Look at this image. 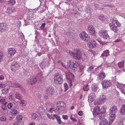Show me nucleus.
I'll return each instance as SVG.
<instances>
[{
    "label": "nucleus",
    "mask_w": 125,
    "mask_h": 125,
    "mask_svg": "<svg viewBox=\"0 0 125 125\" xmlns=\"http://www.w3.org/2000/svg\"><path fill=\"white\" fill-rule=\"evenodd\" d=\"M101 110L102 111L100 110L99 107L97 106L94 108L93 112V115L94 116L98 115L100 119H103L100 122L99 125H110L115 118V114L118 111L116 107L113 105L110 108L109 118L108 120L104 118V115L106 114L104 107L102 108Z\"/></svg>",
    "instance_id": "nucleus-1"
},
{
    "label": "nucleus",
    "mask_w": 125,
    "mask_h": 125,
    "mask_svg": "<svg viewBox=\"0 0 125 125\" xmlns=\"http://www.w3.org/2000/svg\"><path fill=\"white\" fill-rule=\"evenodd\" d=\"M111 22L109 24V26L111 30L115 32H117L118 29L117 27L121 26V24L118 20L115 19H111Z\"/></svg>",
    "instance_id": "nucleus-2"
},
{
    "label": "nucleus",
    "mask_w": 125,
    "mask_h": 125,
    "mask_svg": "<svg viewBox=\"0 0 125 125\" xmlns=\"http://www.w3.org/2000/svg\"><path fill=\"white\" fill-rule=\"evenodd\" d=\"M57 106L55 110V112L59 114L62 111H64L65 109L66 104L63 102L58 101L57 102Z\"/></svg>",
    "instance_id": "nucleus-3"
},
{
    "label": "nucleus",
    "mask_w": 125,
    "mask_h": 125,
    "mask_svg": "<svg viewBox=\"0 0 125 125\" xmlns=\"http://www.w3.org/2000/svg\"><path fill=\"white\" fill-rule=\"evenodd\" d=\"M75 52H76V54L72 52H70V54L74 58L78 59L84 58V57H85L84 54L82 53L80 50L77 49Z\"/></svg>",
    "instance_id": "nucleus-4"
},
{
    "label": "nucleus",
    "mask_w": 125,
    "mask_h": 125,
    "mask_svg": "<svg viewBox=\"0 0 125 125\" xmlns=\"http://www.w3.org/2000/svg\"><path fill=\"white\" fill-rule=\"evenodd\" d=\"M116 77V76H115L114 79L112 80V82L116 86L117 88L120 90L122 93L125 95V84L120 83L116 81L115 78Z\"/></svg>",
    "instance_id": "nucleus-5"
},
{
    "label": "nucleus",
    "mask_w": 125,
    "mask_h": 125,
    "mask_svg": "<svg viewBox=\"0 0 125 125\" xmlns=\"http://www.w3.org/2000/svg\"><path fill=\"white\" fill-rule=\"evenodd\" d=\"M68 66L67 67L63 63H61V64L63 67L66 69L69 68L73 69L74 71L76 70V68L77 67V65L73 62L70 61H69L67 62Z\"/></svg>",
    "instance_id": "nucleus-6"
},
{
    "label": "nucleus",
    "mask_w": 125,
    "mask_h": 125,
    "mask_svg": "<svg viewBox=\"0 0 125 125\" xmlns=\"http://www.w3.org/2000/svg\"><path fill=\"white\" fill-rule=\"evenodd\" d=\"M99 100L97 101H95L94 102V105H100L101 104V103H104L107 100V98L104 94H102L101 95L100 97V98L98 100Z\"/></svg>",
    "instance_id": "nucleus-7"
},
{
    "label": "nucleus",
    "mask_w": 125,
    "mask_h": 125,
    "mask_svg": "<svg viewBox=\"0 0 125 125\" xmlns=\"http://www.w3.org/2000/svg\"><path fill=\"white\" fill-rule=\"evenodd\" d=\"M54 83L56 84H60L63 82L62 78L60 74H56L54 76Z\"/></svg>",
    "instance_id": "nucleus-8"
},
{
    "label": "nucleus",
    "mask_w": 125,
    "mask_h": 125,
    "mask_svg": "<svg viewBox=\"0 0 125 125\" xmlns=\"http://www.w3.org/2000/svg\"><path fill=\"white\" fill-rule=\"evenodd\" d=\"M80 38L83 40L87 41L90 39V37L85 31H83L80 34Z\"/></svg>",
    "instance_id": "nucleus-9"
},
{
    "label": "nucleus",
    "mask_w": 125,
    "mask_h": 125,
    "mask_svg": "<svg viewBox=\"0 0 125 125\" xmlns=\"http://www.w3.org/2000/svg\"><path fill=\"white\" fill-rule=\"evenodd\" d=\"M112 84L111 81L110 80H104L102 83L103 88L104 89L106 87H108L110 86Z\"/></svg>",
    "instance_id": "nucleus-10"
},
{
    "label": "nucleus",
    "mask_w": 125,
    "mask_h": 125,
    "mask_svg": "<svg viewBox=\"0 0 125 125\" xmlns=\"http://www.w3.org/2000/svg\"><path fill=\"white\" fill-rule=\"evenodd\" d=\"M99 35L104 39H107L109 38L107 32L105 30H101L99 32Z\"/></svg>",
    "instance_id": "nucleus-11"
},
{
    "label": "nucleus",
    "mask_w": 125,
    "mask_h": 125,
    "mask_svg": "<svg viewBox=\"0 0 125 125\" xmlns=\"http://www.w3.org/2000/svg\"><path fill=\"white\" fill-rule=\"evenodd\" d=\"M54 89L52 87H48L46 90V94L50 97L54 93Z\"/></svg>",
    "instance_id": "nucleus-12"
},
{
    "label": "nucleus",
    "mask_w": 125,
    "mask_h": 125,
    "mask_svg": "<svg viewBox=\"0 0 125 125\" xmlns=\"http://www.w3.org/2000/svg\"><path fill=\"white\" fill-rule=\"evenodd\" d=\"M97 44L95 41L94 40L89 41L87 43L88 47L91 49L95 47Z\"/></svg>",
    "instance_id": "nucleus-13"
},
{
    "label": "nucleus",
    "mask_w": 125,
    "mask_h": 125,
    "mask_svg": "<svg viewBox=\"0 0 125 125\" xmlns=\"http://www.w3.org/2000/svg\"><path fill=\"white\" fill-rule=\"evenodd\" d=\"M19 64L16 62H13L11 64V70L13 72H15L17 70V68L19 67Z\"/></svg>",
    "instance_id": "nucleus-14"
},
{
    "label": "nucleus",
    "mask_w": 125,
    "mask_h": 125,
    "mask_svg": "<svg viewBox=\"0 0 125 125\" xmlns=\"http://www.w3.org/2000/svg\"><path fill=\"white\" fill-rule=\"evenodd\" d=\"M8 56L9 57L11 58L13 56L16 52V51L13 48H10L8 50Z\"/></svg>",
    "instance_id": "nucleus-15"
},
{
    "label": "nucleus",
    "mask_w": 125,
    "mask_h": 125,
    "mask_svg": "<svg viewBox=\"0 0 125 125\" xmlns=\"http://www.w3.org/2000/svg\"><path fill=\"white\" fill-rule=\"evenodd\" d=\"M95 97V94L94 93L90 94L88 97V100L89 103H91L93 101Z\"/></svg>",
    "instance_id": "nucleus-16"
},
{
    "label": "nucleus",
    "mask_w": 125,
    "mask_h": 125,
    "mask_svg": "<svg viewBox=\"0 0 125 125\" xmlns=\"http://www.w3.org/2000/svg\"><path fill=\"white\" fill-rule=\"evenodd\" d=\"M88 30L89 31V32L92 35H95V30L93 27L92 25H90L88 27Z\"/></svg>",
    "instance_id": "nucleus-17"
},
{
    "label": "nucleus",
    "mask_w": 125,
    "mask_h": 125,
    "mask_svg": "<svg viewBox=\"0 0 125 125\" xmlns=\"http://www.w3.org/2000/svg\"><path fill=\"white\" fill-rule=\"evenodd\" d=\"M109 51L108 50H106L104 51L102 55L101 56V57H103L104 59V60L106 57L109 55Z\"/></svg>",
    "instance_id": "nucleus-18"
},
{
    "label": "nucleus",
    "mask_w": 125,
    "mask_h": 125,
    "mask_svg": "<svg viewBox=\"0 0 125 125\" xmlns=\"http://www.w3.org/2000/svg\"><path fill=\"white\" fill-rule=\"evenodd\" d=\"M105 77V73L104 72H102L100 73L98 76V80L100 81L103 80Z\"/></svg>",
    "instance_id": "nucleus-19"
},
{
    "label": "nucleus",
    "mask_w": 125,
    "mask_h": 125,
    "mask_svg": "<svg viewBox=\"0 0 125 125\" xmlns=\"http://www.w3.org/2000/svg\"><path fill=\"white\" fill-rule=\"evenodd\" d=\"M16 11V10L14 8L9 7L7 8L6 12L9 14H11L12 12H13Z\"/></svg>",
    "instance_id": "nucleus-20"
},
{
    "label": "nucleus",
    "mask_w": 125,
    "mask_h": 125,
    "mask_svg": "<svg viewBox=\"0 0 125 125\" xmlns=\"http://www.w3.org/2000/svg\"><path fill=\"white\" fill-rule=\"evenodd\" d=\"M92 90L94 92H98L99 90V89L97 86L94 83L92 84Z\"/></svg>",
    "instance_id": "nucleus-21"
},
{
    "label": "nucleus",
    "mask_w": 125,
    "mask_h": 125,
    "mask_svg": "<svg viewBox=\"0 0 125 125\" xmlns=\"http://www.w3.org/2000/svg\"><path fill=\"white\" fill-rule=\"evenodd\" d=\"M66 75L67 78V81L68 82L70 87H71L72 86L73 84L72 80L71 79H70L68 78V74H67L66 73Z\"/></svg>",
    "instance_id": "nucleus-22"
},
{
    "label": "nucleus",
    "mask_w": 125,
    "mask_h": 125,
    "mask_svg": "<svg viewBox=\"0 0 125 125\" xmlns=\"http://www.w3.org/2000/svg\"><path fill=\"white\" fill-rule=\"evenodd\" d=\"M0 25L3 31H4V30H6L7 28V24L6 23H0Z\"/></svg>",
    "instance_id": "nucleus-23"
},
{
    "label": "nucleus",
    "mask_w": 125,
    "mask_h": 125,
    "mask_svg": "<svg viewBox=\"0 0 125 125\" xmlns=\"http://www.w3.org/2000/svg\"><path fill=\"white\" fill-rule=\"evenodd\" d=\"M121 114L123 115H125V104L122 107L120 112Z\"/></svg>",
    "instance_id": "nucleus-24"
},
{
    "label": "nucleus",
    "mask_w": 125,
    "mask_h": 125,
    "mask_svg": "<svg viewBox=\"0 0 125 125\" xmlns=\"http://www.w3.org/2000/svg\"><path fill=\"white\" fill-rule=\"evenodd\" d=\"M36 77L34 76L30 79V83L31 84L35 83L37 82V79Z\"/></svg>",
    "instance_id": "nucleus-25"
},
{
    "label": "nucleus",
    "mask_w": 125,
    "mask_h": 125,
    "mask_svg": "<svg viewBox=\"0 0 125 125\" xmlns=\"http://www.w3.org/2000/svg\"><path fill=\"white\" fill-rule=\"evenodd\" d=\"M0 102L1 104H2L6 105L7 103L5 101V99H0Z\"/></svg>",
    "instance_id": "nucleus-26"
},
{
    "label": "nucleus",
    "mask_w": 125,
    "mask_h": 125,
    "mask_svg": "<svg viewBox=\"0 0 125 125\" xmlns=\"http://www.w3.org/2000/svg\"><path fill=\"white\" fill-rule=\"evenodd\" d=\"M15 97L17 99H21L22 98L21 95L18 93H16L15 94Z\"/></svg>",
    "instance_id": "nucleus-27"
},
{
    "label": "nucleus",
    "mask_w": 125,
    "mask_h": 125,
    "mask_svg": "<svg viewBox=\"0 0 125 125\" xmlns=\"http://www.w3.org/2000/svg\"><path fill=\"white\" fill-rule=\"evenodd\" d=\"M99 19L102 21H104L106 18L103 15H100L99 17Z\"/></svg>",
    "instance_id": "nucleus-28"
},
{
    "label": "nucleus",
    "mask_w": 125,
    "mask_h": 125,
    "mask_svg": "<svg viewBox=\"0 0 125 125\" xmlns=\"http://www.w3.org/2000/svg\"><path fill=\"white\" fill-rule=\"evenodd\" d=\"M31 116L32 119H36L38 116L37 115L36 113H33L31 114Z\"/></svg>",
    "instance_id": "nucleus-29"
},
{
    "label": "nucleus",
    "mask_w": 125,
    "mask_h": 125,
    "mask_svg": "<svg viewBox=\"0 0 125 125\" xmlns=\"http://www.w3.org/2000/svg\"><path fill=\"white\" fill-rule=\"evenodd\" d=\"M2 92L3 94H6L8 92V89L7 88L4 89L2 90Z\"/></svg>",
    "instance_id": "nucleus-30"
},
{
    "label": "nucleus",
    "mask_w": 125,
    "mask_h": 125,
    "mask_svg": "<svg viewBox=\"0 0 125 125\" xmlns=\"http://www.w3.org/2000/svg\"><path fill=\"white\" fill-rule=\"evenodd\" d=\"M20 104L22 106H25L26 104V102L25 100H22L21 101Z\"/></svg>",
    "instance_id": "nucleus-31"
},
{
    "label": "nucleus",
    "mask_w": 125,
    "mask_h": 125,
    "mask_svg": "<svg viewBox=\"0 0 125 125\" xmlns=\"http://www.w3.org/2000/svg\"><path fill=\"white\" fill-rule=\"evenodd\" d=\"M124 62H121L118 63V65L120 68H123L124 66Z\"/></svg>",
    "instance_id": "nucleus-32"
},
{
    "label": "nucleus",
    "mask_w": 125,
    "mask_h": 125,
    "mask_svg": "<svg viewBox=\"0 0 125 125\" xmlns=\"http://www.w3.org/2000/svg\"><path fill=\"white\" fill-rule=\"evenodd\" d=\"M89 87L88 85H85L83 86V90L84 91H87L89 89Z\"/></svg>",
    "instance_id": "nucleus-33"
},
{
    "label": "nucleus",
    "mask_w": 125,
    "mask_h": 125,
    "mask_svg": "<svg viewBox=\"0 0 125 125\" xmlns=\"http://www.w3.org/2000/svg\"><path fill=\"white\" fill-rule=\"evenodd\" d=\"M64 86L65 89L64 91L66 92L68 89L69 87L67 83H65L64 84Z\"/></svg>",
    "instance_id": "nucleus-34"
},
{
    "label": "nucleus",
    "mask_w": 125,
    "mask_h": 125,
    "mask_svg": "<svg viewBox=\"0 0 125 125\" xmlns=\"http://www.w3.org/2000/svg\"><path fill=\"white\" fill-rule=\"evenodd\" d=\"M16 119L17 121H20L22 120V117L21 115H19L17 116Z\"/></svg>",
    "instance_id": "nucleus-35"
},
{
    "label": "nucleus",
    "mask_w": 125,
    "mask_h": 125,
    "mask_svg": "<svg viewBox=\"0 0 125 125\" xmlns=\"http://www.w3.org/2000/svg\"><path fill=\"white\" fill-rule=\"evenodd\" d=\"M15 18V16H9L8 17V18L9 20H12V21H15V20H14V19Z\"/></svg>",
    "instance_id": "nucleus-36"
},
{
    "label": "nucleus",
    "mask_w": 125,
    "mask_h": 125,
    "mask_svg": "<svg viewBox=\"0 0 125 125\" xmlns=\"http://www.w3.org/2000/svg\"><path fill=\"white\" fill-rule=\"evenodd\" d=\"M13 87L18 88L21 86V85L18 83H14V85H12Z\"/></svg>",
    "instance_id": "nucleus-37"
},
{
    "label": "nucleus",
    "mask_w": 125,
    "mask_h": 125,
    "mask_svg": "<svg viewBox=\"0 0 125 125\" xmlns=\"http://www.w3.org/2000/svg\"><path fill=\"white\" fill-rule=\"evenodd\" d=\"M17 111L15 109H13L11 111V113L12 114L15 115L17 113Z\"/></svg>",
    "instance_id": "nucleus-38"
},
{
    "label": "nucleus",
    "mask_w": 125,
    "mask_h": 125,
    "mask_svg": "<svg viewBox=\"0 0 125 125\" xmlns=\"http://www.w3.org/2000/svg\"><path fill=\"white\" fill-rule=\"evenodd\" d=\"M16 2L15 0H10L9 1V3L11 5H13Z\"/></svg>",
    "instance_id": "nucleus-39"
},
{
    "label": "nucleus",
    "mask_w": 125,
    "mask_h": 125,
    "mask_svg": "<svg viewBox=\"0 0 125 125\" xmlns=\"http://www.w3.org/2000/svg\"><path fill=\"white\" fill-rule=\"evenodd\" d=\"M58 122V123L59 124H61V123L62 121L61 120L60 117L59 116H57V117L56 118Z\"/></svg>",
    "instance_id": "nucleus-40"
},
{
    "label": "nucleus",
    "mask_w": 125,
    "mask_h": 125,
    "mask_svg": "<svg viewBox=\"0 0 125 125\" xmlns=\"http://www.w3.org/2000/svg\"><path fill=\"white\" fill-rule=\"evenodd\" d=\"M13 104L11 103H9L7 105V107L9 109L11 108Z\"/></svg>",
    "instance_id": "nucleus-41"
},
{
    "label": "nucleus",
    "mask_w": 125,
    "mask_h": 125,
    "mask_svg": "<svg viewBox=\"0 0 125 125\" xmlns=\"http://www.w3.org/2000/svg\"><path fill=\"white\" fill-rule=\"evenodd\" d=\"M45 25V23H43L42 24L40 27V28L41 30H44Z\"/></svg>",
    "instance_id": "nucleus-42"
},
{
    "label": "nucleus",
    "mask_w": 125,
    "mask_h": 125,
    "mask_svg": "<svg viewBox=\"0 0 125 125\" xmlns=\"http://www.w3.org/2000/svg\"><path fill=\"white\" fill-rule=\"evenodd\" d=\"M6 118L5 116H2L1 117L0 119L2 121H5L6 120Z\"/></svg>",
    "instance_id": "nucleus-43"
},
{
    "label": "nucleus",
    "mask_w": 125,
    "mask_h": 125,
    "mask_svg": "<svg viewBox=\"0 0 125 125\" xmlns=\"http://www.w3.org/2000/svg\"><path fill=\"white\" fill-rule=\"evenodd\" d=\"M94 68L93 66H90L87 68V70L88 71H91L92 69H94Z\"/></svg>",
    "instance_id": "nucleus-44"
},
{
    "label": "nucleus",
    "mask_w": 125,
    "mask_h": 125,
    "mask_svg": "<svg viewBox=\"0 0 125 125\" xmlns=\"http://www.w3.org/2000/svg\"><path fill=\"white\" fill-rule=\"evenodd\" d=\"M6 105L4 104H2L1 105V108L2 109L4 110H5L6 109Z\"/></svg>",
    "instance_id": "nucleus-45"
},
{
    "label": "nucleus",
    "mask_w": 125,
    "mask_h": 125,
    "mask_svg": "<svg viewBox=\"0 0 125 125\" xmlns=\"http://www.w3.org/2000/svg\"><path fill=\"white\" fill-rule=\"evenodd\" d=\"M94 6L95 8H96V9H101L100 7H99V5H98L97 4H94Z\"/></svg>",
    "instance_id": "nucleus-46"
},
{
    "label": "nucleus",
    "mask_w": 125,
    "mask_h": 125,
    "mask_svg": "<svg viewBox=\"0 0 125 125\" xmlns=\"http://www.w3.org/2000/svg\"><path fill=\"white\" fill-rule=\"evenodd\" d=\"M47 115L48 118L50 119H53L54 118L53 117H52V115H51L49 114H47Z\"/></svg>",
    "instance_id": "nucleus-47"
},
{
    "label": "nucleus",
    "mask_w": 125,
    "mask_h": 125,
    "mask_svg": "<svg viewBox=\"0 0 125 125\" xmlns=\"http://www.w3.org/2000/svg\"><path fill=\"white\" fill-rule=\"evenodd\" d=\"M71 119L73 121L76 122L77 119L74 117H72V115H71Z\"/></svg>",
    "instance_id": "nucleus-48"
},
{
    "label": "nucleus",
    "mask_w": 125,
    "mask_h": 125,
    "mask_svg": "<svg viewBox=\"0 0 125 125\" xmlns=\"http://www.w3.org/2000/svg\"><path fill=\"white\" fill-rule=\"evenodd\" d=\"M104 65L105 67H109L107 63H106L105 62H104V63L102 64V65L103 66Z\"/></svg>",
    "instance_id": "nucleus-49"
},
{
    "label": "nucleus",
    "mask_w": 125,
    "mask_h": 125,
    "mask_svg": "<svg viewBox=\"0 0 125 125\" xmlns=\"http://www.w3.org/2000/svg\"><path fill=\"white\" fill-rule=\"evenodd\" d=\"M78 114L79 115L82 116L83 115V112L82 111H79L78 113Z\"/></svg>",
    "instance_id": "nucleus-50"
},
{
    "label": "nucleus",
    "mask_w": 125,
    "mask_h": 125,
    "mask_svg": "<svg viewBox=\"0 0 125 125\" xmlns=\"http://www.w3.org/2000/svg\"><path fill=\"white\" fill-rule=\"evenodd\" d=\"M40 76V75L39 74H38V80H39L40 81H41V80H42V76H40V77H39Z\"/></svg>",
    "instance_id": "nucleus-51"
},
{
    "label": "nucleus",
    "mask_w": 125,
    "mask_h": 125,
    "mask_svg": "<svg viewBox=\"0 0 125 125\" xmlns=\"http://www.w3.org/2000/svg\"><path fill=\"white\" fill-rule=\"evenodd\" d=\"M62 118L64 119H67L68 118V116L67 115H63L62 116Z\"/></svg>",
    "instance_id": "nucleus-52"
},
{
    "label": "nucleus",
    "mask_w": 125,
    "mask_h": 125,
    "mask_svg": "<svg viewBox=\"0 0 125 125\" xmlns=\"http://www.w3.org/2000/svg\"><path fill=\"white\" fill-rule=\"evenodd\" d=\"M8 83H9L10 84V86L12 87H13V86L12 85H14V83L13 82H9Z\"/></svg>",
    "instance_id": "nucleus-53"
},
{
    "label": "nucleus",
    "mask_w": 125,
    "mask_h": 125,
    "mask_svg": "<svg viewBox=\"0 0 125 125\" xmlns=\"http://www.w3.org/2000/svg\"><path fill=\"white\" fill-rule=\"evenodd\" d=\"M3 56V54H0V62H1L2 60Z\"/></svg>",
    "instance_id": "nucleus-54"
},
{
    "label": "nucleus",
    "mask_w": 125,
    "mask_h": 125,
    "mask_svg": "<svg viewBox=\"0 0 125 125\" xmlns=\"http://www.w3.org/2000/svg\"><path fill=\"white\" fill-rule=\"evenodd\" d=\"M0 86L1 88H3L5 87L6 86V85L5 84H0Z\"/></svg>",
    "instance_id": "nucleus-55"
},
{
    "label": "nucleus",
    "mask_w": 125,
    "mask_h": 125,
    "mask_svg": "<svg viewBox=\"0 0 125 125\" xmlns=\"http://www.w3.org/2000/svg\"><path fill=\"white\" fill-rule=\"evenodd\" d=\"M39 111H40V112H42L43 111V109H42V107H40L39 108Z\"/></svg>",
    "instance_id": "nucleus-56"
},
{
    "label": "nucleus",
    "mask_w": 125,
    "mask_h": 125,
    "mask_svg": "<svg viewBox=\"0 0 125 125\" xmlns=\"http://www.w3.org/2000/svg\"><path fill=\"white\" fill-rule=\"evenodd\" d=\"M54 109L52 108H51L49 109V112L52 113L53 111H54Z\"/></svg>",
    "instance_id": "nucleus-57"
},
{
    "label": "nucleus",
    "mask_w": 125,
    "mask_h": 125,
    "mask_svg": "<svg viewBox=\"0 0 125 125\" xmlns=\"http://www.w3.org/2000/svg\"><path fill=\"white\" fill-rule=\"evenodd\" d=\"M4 79V77L2 75H0V80H2Z\"/></svg>",
    "instance_id": "nucleus-58"
},
{
    "label": "nucleus",
    "mask_w": 125,
    "mask_h": 125,
    "mask_svg": "<svg viewBox=\"0 0 125 125\" xmlns=\"http://www.w3.org/2000/svg\"><path fill=\"white\" fill-rule=\"evenodd\" d=\"M44 63V62H42L40 64V66L41 67H42V66H43V67H45V66H44V65H43V64Z\"/></svg>",
    "instance_id": "nucleus-59"
},
{
    "label": "nucleus",
    "mask_w": 125,
    "mask_h": 125,
    "mask_svg": "<svg viewBox=\"0 0 125 125\" xmlns=\"http://www.w3.org/2000/svg\"><path fill=\"white\" fill-rule=\"evenodd\" d=\"M108 6L110 7H113L114 6L113 5H108Z\"/></svg>",
    "instance_id": "nucleus-60"
},
{
    "label": "nucleus",
    "mask_w": 125,
    "mask_h": 125,
    "mask_svg": "<svg viewBox=\"0 0 125 125\" xmlns=\"http://www.w3.org/2000/svg\"><path fill=\"white\" fill-rule=\"evenodd\" d=\"M35 125V123L34 122L31 123L29 125Z\"/></svg>",
    "instance_id": "nucleus-61"
},
{
    "label": "nucleus",
    "mask_w": 125,
    "mask_h": 125,
    "mask_svg": "<svg viewBox=\"0 0 125 125\" xmlns=\"http://www.w3.org/2000/svg\"><path fill=\"white\" fill-rule=\"evenodd\" d=\"M121 41V40L120 39H117L116 40H115V42H120Z\"/></svg>",
    "instance_id": "nucleus-62"
},
{
    "label": "nucleus",
    "mask_w": 125,
    "mask_h": 125,
    "mask_svg": "<svg viewBox=\"0 0 125 125\" xmlns=\"http://www.w3.org/2000/svg\"><path fill=\"white\" fill-rule=\"evenodd\" d=\"M0 25V32H3V31L2 30V28H1Z\"/></svg>",
    "instance_id": "nucleus-63"
},
{
    "label": "nucleus",
    "mask_w": 125,
    "mask_h": 125,
    "mask_svg": "<svg viewBox=\"0 0 125 125\" xmlns=\"http://www.w3.org/2000/svg\"><path fill=\"white\" fill-rule=\"evenodd\" d=\"M76 125H83V124L82 123H79L77 124Z\"/></svg>",
    "instance_id": "nucleus-64"
}]
</instances>
